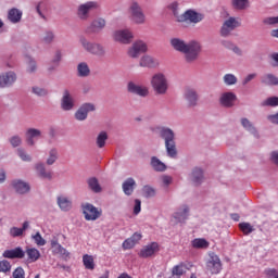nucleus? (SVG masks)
<instances>
[{
  "instance_id": "64",
  "label": "nucleus",
  "mask_w": 278,
  "mask_h": 278,
  "mask_svg": "<svg viewBox=\"0 0 278 278\" xmlns=\"http://www.w3.org/2000/svg\"><path fill=\"white\" fill-rule=\"evenodd\" d=\"M271 162L278 166V151L271 152Z\"/></svg>"
},
{
  "instance_id": "40",
  "label": "nucleus",
  "mask_w": 278,
  "mask_h": 278,
  "mask_svg": "<svg viewBox=\"0 0 278 278\" xmlns=\"http://www.w3.org/2000/svg\"><path fill=\"white\" fill-rule=\"evenodd\" d=\"M79 77H88L90 75V67H88L87 63H79L77 66Z\"/></svg>"
},
{
  "instance_id": "1",
  "label": "nucleus",
  "mask_w": 278,
  "mask_h": 278,
  "mask_svg": "<svg viewBox=\"0 0 278 278\" xmlns=\"http://www.w3.org/2000/svg\"><path fill=\"white\" fill-rule=\"evenodd\" d=\"M170 45L176 51L185 53L187 62H194L201 53V43H199V41H190L189 43H186V41L179 38H174L170 40Z\"/></svg>"
},
{
  "instance_id": "36",
  "label": "nucleus",
  "mask_w": 278,
  "mask_h": 278,
  "mask_svg": "<svg viewBox=\"0 0 278 278\" xmlns=\"http://www.w3.org/2000/svg\"><path fill=\"white\" fill-rule=\"evenodd\" d=\"M87 184L90 190H92V192H101V185H99V179H97L96 177L89 178L87 180Z\"/></svg>"
},
{
  "instance_id": "13",
  "label": "nucleus",
  "mask_w": 278,
  "mask_h": 278,
  "mask_svg": "<svg viewBox=\"0 0 278 278\" xmlns=\"http://www.w3.org/2000/svg\"><path fill=\"white\" fill-rule=\"evenodd\" d=\"M116 42H122L123 45H129L134 39V34L129 29L116 30L113 35Z\"/></svg>"
},
{
  "instance_id": "53",
  "label": "nucleus",
  "mask_w": 278,
  "mask_h": 278,
  "mask_svg": "<svg viewBox=\"0 0 278 278\" xmlns=\"http://www.w3.org/2000/svg\"><path fill=\"white\" fill-rule=\"evenodd\" d=\"M23 142V139H21V137L18 136H13L10 138V144L16 149V147H21Z\"/></svg>"
},
{
  "instance_id": "49",
  "label": "nucleus",
  "mask_w": 278,
  "mask_h": 278,
  "mask_svg": "<svg viewBox=\"0 0 278 278\" xmlns=\"http://www.w3.org/2000/svg\"><path fill=\"white\" fill-rule=\"evenodd\" d=\"M142 192L147 199H150L151 197H155V189H153L150 186H144L142 188Z\"/></svg>"
},
{
  "instance_id": "55",
  "label": "nucleus",
  "mask_w": 278,
  "mask_h": 278,
  "mask_svg": "<svg viewBox=\"0 0 278 278\" xmlns=\"http://www.w3.org/2000/svg\"><path fill=\"white\" fill-rule=\"evenodd\" d=\"M263 105H269L271 108H275L278 105V97H271V98H268L264 103Z\"/></svg>"
},
{
  "instance_id": "41",
  "label": "nucleus",
  "mask_w": 278,
  "mask_h": 278,
  "mask_svg": "<svg viewBox=\"0 0 278 278\" xmlns=\"http://www.w3.org/2000/svg\"><path fill=\"white\" fill-rule=\"evenodd\" d=\"M191 244L193 249H207L210 247V242L205 239H194Z\"/></svg>"
},
{
  "instance_id": "62",
  "label": "nucleus",
  "mask_w": 278,
  "mask_h": 278,
  "mask_svg": "<svg viewBox=\"0 0 278 278\" xmlns=\"http://www.w3.org/2000/svg\"><path fill=\"white\" fill-rule=\"evenodd\" d=\"M41 8H47V3L46 2H39L38 5L36 7V10H37L39 16L45 18V15H42Z\"/></svg>"
},
{
  "instance_id": "59",
  "label": "nucleus",
  "mask_w": 278,
  "mask_h": 278,
  "mask_svg": "<svg viewBox=\"0 0 278 278\" xmlns=\"http://www.w3.org/2000/svg\"><path fill=\"white\" fill-rule=\"evenodd\" d=\"M27 60H28L27 72L34 73V71H36V61L31 60L30 58H27Z\"/></svg>"
},
{
  "instance_id": "2",
  "label": "nucleus",
  "mask_w": 278,
  "mask_h": 278,
  "mask_svg": "<svg viewBox=\"0 0 278 278\" xmlns=\"http://www.w3.org/2000/svg\"><path fill=\"white\" fill-rule=\"evenodd\" d=\"M161 138L165 141V149L169 157H177V144L175 143V132L170 128H162Z\"/></svg>"
},
{
  "instance_id": "12",
  "label": "nucleus",
  "mask_w": 278,
  "mask_h": 278,
  "mask_svg": "<svg viewBox=\"0 0 278 278\" xmlns=\"http://www.w3.org/2000/svg\"><path fill=\"white\" fill-rule=\"evenodd\" d=\"M129 10L134 23H136L137 25L144 24L146 16L144 13L142 12V8H140V4H138V2H132L130 4Z\"/></svg>"
},
{
  "instance_id": "50",
  "label": "nucleus",
  "mask_w": 278,
  "mask_h": 278,
  "mask_svg": "<svg viewBox=\"0 0 278 278\" xmlns=\"http://www.w3.org/2000/svg\"><path fill=\"white\" fill-rule=\"evenodd\" d=\"M17 155L23 162H31V156L21 148L17 149Z\"/></svg>"
},
{
  "instance_id": "9",
  "label": "nucleus",
  "mask_w": 278,
  "mask_h": 278,
  "mask_svg": "<svg viewBox=\"0 0 278 278\" xmlns=\"http://www.w3.org/2000/svg\"><path fill=\"white\" fill-rule=\"evenodd\" d=\"M99 8V2L97 1H89L87 3H83L78 7V17L81 18V21H86L88 18V14L90 12H94V10H98Z\"/></svg>"
},
{
  "instance_id": "26",
  "label": "nucleus",
  "mask_w": 278,
  "mask_h": 278,
  "mask_svg": "<svg viewBox=\"0 0 278 278\" xmlns=\"http://www.w3.org/2000/svg\"><path fill=\"white\" fill-rule=\"evenodd\" d=\"M42 136V132L36 128H29L26 131V142L29 147H34L36 142L34 141V138H40Z\"/></svg>"
},
{
  "instance_id": "38",
  "label": "nucleus",
  "mask_w": 278,
  "mask_h": 278,
  "mask_svg": "<svg viewBox=\"0 0 278 278\" xmlns=\"http://www.w3.org/2000/svg\"><path fill=\"white\" fill-rule=\"evenodd\" d=\"M231 5L235 10H247L249 0H231Z\"/></svg>"
},
{
  "instance_id": "60",
  "label": "nucleus",
  "mask_w": 278,
  "mask_h": 278,
  "mask_svg": "<svg viewBox=\"0 0 278 278\" xmlns=\"http://www.w3.org/2000/svg\"><path fill=\"white\" fill-rule=\"evenodd\" d=\"M131 241L136 244H138V242H140L142 240V235L140 232H135L131 237H130Z\"/></svg>"
},
{
  "instance_id": "21",
  "label": "nucleus",
  "mask_w": 278,
  "mask_h": 278,
  "mask_svg": "<svg viewBox=\"0 0 278 278\" xmlns=\"http://www.w3.org/2000/svg\"><path fill=\"white\" fill-rule=\"evenodd\" d=\"M236 99H238V97H236V93L225 92L220 97V103L222 105H224V108H233V103H236Z\"/></svg>"
},
{
  "instance_id": "44",
  "label": "nucleus",
  "mask_w": 278,
  "mask_h": 278,
  "mask_svg": "<svg viewBox=\"0 0 278 278\" xmlns=\"http://www.w3.org/2000/svg\"><path fill=\"white\" fill-rule=\"evenodd\" d=\"M224 83L226 84V86H233L238 84V78L233 74H226L224 76Z\"/></svg>"
},
{
  "instance_id": "23",
  "label": "nucleus",
  "mask_w": 278,
  "mask_h": 278,
  "mask_svg": "<svg viewBox=\"0 0 278 278\" xmlns=\"http://www.w3.org/2000/svg\"><path fill=\"white\" fill-rule=\"evenodd\" d=\"M185 99L190 108L197 105V101H199V94H197V90L194 89H186Z\"/></svg>"
},
{
  "instance_id": "35",
  "label": "nucleus",
  "mask_w": 278,
  "mask_h": 278,
  "mask_svg": "<svg viewBox=\"0 0 278 278\" xmlns=\"http://www.w3.org/2000/svg\"><path fill=\"white\" fill-rule=\"evenodd\" d=\"M36 170H37L39 177H42V179H51V177H53V174L51 172H47L45 169L43 164H37L36 165Z\"/></svg>"
},
{
  "instance_id": "34",
  "label": "nucleus",
  "mask_w": 278,
  "mask_h": 278,
  "mask_svg": "<svg viewBox=\"0 0 278 278\" xmlns=\"http://www.w3.org/2000/svg\"><path fill=\"white\" fill-rule=\"evenodd\" d=\"M83 264L87 270H94V256L90 254L83 255Z\"/></svg>"
},
{
  "instance_id": "18",
  "label": "nucleus",
  "mask_w": 278,
  "mask_h": 278,
  "mask_svg": "<svg viewBox=\"0 0 278 278\" xmlns=\"http://www.w3.org/2000/svg\"><path fill=\"white\" fill-rule=\"evenodd\" d=\"M16 81V74L14 72H9L0 75V88H8Z\"/></svg>"
},
{
  "instance_id": "19",
  "label": "nucleus",
  "mask_w": 278,
  "mask_h": 278,
  "mask_svg": "<svg viewBox=\"0 0 278 278\" xmlns=\"http://www.w3.org/2000/svg\"><path fill=\"white\" fill-rule=\"evenodd\" d=\"M128 92L132 94H138L139 97H148L149 96V88L144 86H139L134 83L128 84Z\"/></svg>"
},
{
  "instance_id": "16",
  "label": "nucleus",
  "mask_w": 278,
  "mask_h": 278,
  "mask_svg": "<svg viewBox=\"0 0 278 278\" xmlns=\"http://www.w3.org/2000/svg\"><path fill=\"white\" fill-rule=\"evenodd\" d=\"M2 257H5L7 260H23L25 257V251L21 247L5 250L2 253Z\"/></svg>"
},
{
  "instance_id": "15",
  "label": "nucleus",
  "mask_w": 278,
  "mask_h": 278,
  "mask_svg": "<svg viewBox=\"0 0 278 278\" xmlns=\"http://www.w3.org/2000/svg\"><path fill=\"white\" fill-rule=\"evenodd\" d=\"M89 112H94V104L92 103L83 104L75 113L76 121H86V118H88Z\"/></svg>"
},
{
  "instance_id": "28",
  "label": "nucleus",
  "mask_w": 278,
  "mask_h": 278,
  "mask_svg": "<svg viewBox=\"0 0 278 278\" xmlns=\"http://www.w3.org/2000/svg\"><path fill=\"white\" fill-rule=\"evenodd\" d=\"M8 18L11 23H21V18H23V12L18 9H11L8 13Z\"/></svg>"
},
{
  "instance_id": "4",
  "label": "nucleus",
  "mask_w": 278,
  "mask_h": 278,
  "mask_svg": "<svg viewBox=\"0 0 278 278\" xmlns=\"http://www.w3.org/2000/svg\"><path fill=\"white\" fill-rule=\"evenodd\" d=\"M79 41L81 47L88 53H91L92 55H98L99 58H103V55H105V49L100 43L90 42L84 37H81Z\"/></svg>"
},
{
  "instance_id": "6",
  "label": "nucleus",
  "mask_w": 278,
  "mask_h": 278,
  "mask_svg": "<svg viewBox=\"0 0 278 278\" xmlns=\"http://www.w3.org/2000/svg\"><path fill=\"white\" fill-rule=\"evenodd\" d=\"M83 214L87 220H98V218H101L103 210L90 203H85L83 204Z\"/></svg>"
},
{
  "instance_id": "47",
  "label": "nucleus",
  "mask_w": 278,
  "mask_h": 278,
  "mask_svg": "<svg viewBox=\"0 0 278 278\" xmlns=\"http://www.w3.org/2000/svg\"><path fill=\"white\" fill-rule=\"evenodd\" d=\"M56 160H58V150H55V149L50 150L49 157L47 160V164L49 166H51V165L55 164Z\"/></svg>"
},
{
  "instance_id": "3",
  "label": "nucleus",
  "mask_w": 278,
  "mask_h": 278,
  "mask_svg": "<svg viewBox=\"0 0 278 278\" xmlns=\"http://www.w3.org/2000/svg\"><path fill=\"white\" fill-rule=\"evenodd\" d=\"M151 85L156 94H166L168 90V79L162 73L155 74L152 77Z\"/></svg>"
},
{
  "instance_id": "7",
  "label": "nucleus",
  "mask_w": 278,
  "mask_h": 278,
  "mask_svg": "<svg viewBox=\"0 0 278 278\" xmlns=\"http://www.w3.org/2000/svg\"><path fill=\"white\" fill-rule=\"evenodd\" d=\"M206 269L212 275H218L223 270V263L220 262V257L216 255V253L208 254V261L206 262Z\"/></svg>"
},
{
  "instance_id": "29",
  "label": "nucleus",
  "mask_w": 278,
  "mask_h": 278,
  "mask_svg": "<svg viewBox=\"0 0 278 278\" xmlns=\"http://www.w3.org/2000/svg\"><path fill=\"white\" fill-rule=\"evenodd\" d=\"M73 98L68 90H65L62 99V109L65 111L73 110Z\"/></svg>"
},
{
  "instance_id": "22",
  "label": "nucleus",
  "mask_w": 278,
  "mask_h": 278,
  "mask_svg": "<svg viewBox=\"0 0 278 278\" xmlns=\"http://www.w3.org/2000/svg\"><path fill=\"white\" fill-rule=\"evenodd\" d=\"M24 253L27 255L28 264H34V262H38L40 260V251L36 248H26Z\"/></svg>"
},
{
  "instance_id": "27",
  "label": "nucleus",
  "mask_w": 278,
  "mask_h": 278,
  "mask_svg": "<svg viewBox=\"0 0 278 278\" xmlns=\"http://www.w3.org/2000/svg\"><path fill=\"white\" fill-rule=\"evenodd\" d=\"M190 207H188V205H182L176 213H174V218L178 220V223H184V220L188 219Z\"/></svg>"
},
{
  "instance_id": "42",
  "label": "nucleus",
  "mask_w": 278,
  "mask_h": 278,
  "mask_svg": "<svg viewBox=\"0 0 278 278\" xmlns=\"http://www.w3.org/2000/svg\"><path fill=\"white\" fill-rule=\"evenodd\" d=\"M106 140H108V132L101 131L97 137V144L99 149H103V147H105Z\"/></svg>"
},
{
  "instance_id": "8",
  "label": "nucleus",
  "mask_w": 278,
  "mask_h": 278,
  "mask_svg": "<svg viewBox=\"0 0 278 278\" xmlns=\"http://www.w3.org/2000/svg\"><path fill=\"white\" fill-rule=\"evenodd\" d=\"M50 247L54 255H60L65 262H68V260H71V252H68V250L60 244L58 238L54 237L53 239H51Z\"/></svg>"
},
{
  "instance_id": "20",
  "label": "nucleus",
  "mask_w": 278,
  "mask_h": 278,
  "mask_svg": "<svg viewBox=\"0 0 278 278\" xmlns=\"http://www.w3.org/2000/svg\"><path fill=\"white\" fill-rule=\"evenodd\" d=\"M56 203L62 212H68L73 207V201L66 195H59L56 198Z\"/></svg>"
},
{
  "instance_id": "58",
  "label": "nucleus",
  "mask_w": 278,
  "mask_h": 278,
  "mask_svg": "<svg viewBox=\"0 0 278 278\" xmlns=\"http://www.w3.org/2000/svg\"><path fill=\"white\" fill-rule=\"evenodd\" d=\"M54 38H55V36L53 35L52 31H47L46 35L43 36V42L49 45L50 42H53Z\"/></svg>"
},
{
  "instance_id": "56",
  "label": "nucleus",
  "mask_w": 278,
  "mask_h": 278,
  "mask_svg": "<svg viewBox=\"0 0 278 278\" xmlns=\"http://www.w3.org/2000/svg\"><path fill=\"white\" fill-rule=\"evenodd\" d=\"M13 278H25V269L17 267L13 271Z\"/></svg>"
},
{
  "instance_id": "5",
  "label": "nucleus",
  "mask_w": 278,
  "mask_h": 278,
  "mask_svg": "<svg viewBox=\"0 0 278 278\" xmlns=\"http://www.w3.org/2000/svg\"><path fill=\"white\" fill-rule=\"evenodd\" d=\"M178 23H201L203 21V14L198 13L194 10H187L184 14L176 16Z\"/></svg>"
},
{
  "instance_id": "32",
  "label": "nucleus",
  "mask_w": 278,
  "mask_h": 278,
  "mask_svg": "<svg viewBox=\"0 0 278 278\" xmlns=\"http://www.w3.org/2000/svg\"><path fill=\"white\" fill-rule=\"evenodd\" d=\"M151 166L157 173H163V170H166V165L162 161H160L157 156L151 157Z\"/></svg>"
},
{
  "instance_id": "63",
  "label": "nucleus",
  "mask_w": 278,
  "mask_h": 278,
  "mask_svg": "<svg viewBox=\"0 0 278 278\" xmlns=\"http://www.w3.org/2000/svg\"><path fill=\"white\" fill-rule=\"evenodd\" d=\"M255 77H257V74H250V75H248L243 79V86H247V84H249V81H253V79H255Z\"/></svg>"
},
{
  "instance_id": "33",
  "label": "nucleus",
  "mask_w": 278,
  "mask_h": 278,
  "mask_svg": "<svg viewBox=\"0 0 278 278\" xmlns=\"http://www.w3.org/2000/svg\"><path fill=\"white\" fill-rule=\"evenodd\" d=\"M156 64H157V61H155L150 55H144L140 60V66L146 67V68H153V66H156Z\"/></svg>"
},
{
  "instance_id": "37",
  "label": "nucleus",
  "mask_w": 278,
  "mask_h": 278,
  "mask_svg": "<svg viewBox=\"0 0 278 278\" xmlns=\"http://www.w3.org/2000/svg\"><path fill=\"white\" fill-rule=\"evenodd\" d=\"M262 83L267 86H278V78L273 74H267L262 77Z\"/></svg>"
},
{
  "instance_id": "24",
  "label": "nucleus",
  "mask_w": 278,
  "mask_h": 278,
  "mask_svg": "<svg viewBox=\"0 0 278 278\" xmlns=\"http://www.w3.org/2000/svg\"><path fill=\"white\" fill-rule=\"evenodd\" d=\"M123 192L127 195V197H131V194H134V190H136V180L134 178H127L123 185Z\"/></svg>"
},
{
  "instance_id": "25",
  "label": "nucleus",
  "mask_w": 278,
  "mask_h": 278,
  "mask_svg": "<svg viewBox=\"0 0 278 278\" xmlns=\"http://www.w3.org/2000/svg\"><path fill=\"white\" fill-rule=\"evenodd\" d=\"M12 187L14 188L15 192H17V194H26V192L30 190L29 184L23 180H14L12 182Z\"/></svg>"
},
{
  "instance_id": "52",
  "label": "nucleus",
  "mask_w": 278,
  "mask_h": 278,
  "mask_svg": "<svg viewBox=\"0 0 278 278\" xmlns=\"http://www.w3.org/2000/svg\"><path fill=\"white\" fill-rule=\"evenodd\" d=\"M33 92L34 94H37V97H47V94H49L47 89L40 87H33Z\"/></svg>"
},
{
  "instance_id": "61",
  "label": "nucleus",
  "mask_w": 278,
  "mask_h": 278,
  "mask_svg": "<svg viewBox=\"0 0 278 278\" xmlns=\"http://www.w3.org/2000/svg\"><path fill=\"white\" fill-rule=\"evenodd\" d=\"M142 202L140 200H135V207H134V214H140Z\"/></svg>"
},
{
  "instance_id": "48",
  "label": "nucleus",
  "mask_w": 278,
  "mask_h": 278,
  "mask_svg": "<svg viewBox=\"0 0 278 278\" xmlns=\"http://www.w3.org/2000/svg\"><path fill=\"white\" fill-rule=\"evenodd\" d=\"M12 270V264L10 261H0V273H10Z\"/></svg>"
},
{
  "instance_id": "39",
  "label": "nucleus",
  "mask_w": 278,
  "mask_h": 278,
  "mask_svg": "<svg viewBox=\"0 0 278 278\" xmlns=\"http://www.w3.org/2000/svg\"><path fill=\"white\" fill-rule=\"evenodd\" d=\"M185 274H186V266H184V264L176 265L172 269L173 277L180 278Z\"/></svg>"
},
{
  "instance_id": "54",
  "label": "nucleus",
  "mask_w": 278,
  "mask_h": 278,
  "mask_svg": "<svg viewBox=\"0 0 278 278\" xmlns=\"http://www.w3.org/2000/svg\"><path fill=\"white\" fill-rule=\"evenodd\" d=\"M10 236H12V238H18V237L23 236V230H22V228L12 227V228L10 229Z\"/></svg>"
},
{
  "instance_id": "11",
  "label": "nucleus",
  "mask_w": 278,
  "mask_h": 278,
  "mask_svg": "<svg viewBox=\"0 0 278 278\" xmlns=\"http://www.w3.org/2000/svg\"><path fill=\"white\" fill-rule=\"evenodd\" d=\"M242 24L240 23L239 20H237L236 17H229L228 20H226L220 29V35L224 38H227V36H229L231 34V31H233V29L240 27Z\"/></svg>"
},
{
  "instance_id": "46",
  "label": "nucleus",
  "mask_w": 278,
  "mask_h": 278,
  "mask_svg": "<svg viewBox=\"0 0 278 278\" xmlns=\"http://www.w3.org/2000/svg\"><path fill=\"white\" fill-rule=\"evenodd\" d=\"M31 238L37 247H45V244H47V240L42 238V235H40V232H36V235H33Z\"/></svg>"
},
{
  "instance_id": "14",
  "label": "nucleus",
  "mask_w": 278,
  "mask_h": 278,
  "mask_svg": "<svg viewBox=\"0 0 278 278\" xmlns=\"http://www.w3.org/2000/svg\"><path fill=\"white\" fill-rule=\"evenodd\" d=\"M160 244L157 242H151L148 245L143 247L139 252V257H153L155 253H159Z\"/></svg>"
},
{
  "instance_id": "30",
  "label": "nucleus",
  "mask_w": 278,
  "mask_h": 278,
  "mask_svg": "<svg viewBox=\"0 0 278 278\" xmlns=\"http://www.w3.org/2000/svg\"><path fill=\"white\" fill-rule=\"evenodd\" d=\"M191 181L194 186H200L203 182V169L195 167L191 174Z\"/></svg>"
},
{
  "instance_id": "43",
  "label": "nucleus",
  "mask_w": 278,
  "mask_h": 278,
  "mask_svg": "<svg viewBox=\"0 0 278 278\" xmlns=\"http://www.w3.org/2000/svg\"><path fill=\"white\" fill-rule=\"evenodd\" d=\"M241 125H242V127H244V129H247L251 134H257V130H255V127L253 126L251 121H249L248 118H242Z\"/></svg>"
},
{
  "instance_id": "51",
  "label": "nucleus",
  "mask_w": 278,
  "mask_h": 278,
  "mask_svg": "<svg viewBox=\"0 0 278 278\" xmlns=\"http://www.w3.org/2000/svg\"><path fill=\"white\" fill-rule=\"evenodd\" d=\"M264 275L266 278H278V270L275 268L264 269Z\"/></svg>"
},
{
  "instance_id": "31",
  "label": "nucleus",
  "mask_w": 278,
  "mask_h": 278,
  "mask_svg": "<svg viewBox=\"0 0 278 278\" xmlns=\"http://www.w3.org/2000/svg\"><path fill=\"white\" fill-rule=\"evenodd\" d=\"M264 25H278V16L265 17L263 20ZM273 38H278V28L270 31Z\"/></svg>"
},
{
  "instance_id": "57",
  "label": "nucleus",
  "mask_w": 278,
  "mask_h": 278,
  "mask_svg": "<svg viewBox=\"0 0 278 278\" xmlns=\"http://www.w3.org/2000/svg\"><path fill=\"white\" fill-rule=\"evenodd\" d=\"M124 251H129V249H134L136 244L131 241L130 238L126 239L122 244Z\"/></svg>"
},
{
  "instance_id": "45",
  "label": "nucleus",
  "mask_w": 278,
  "mask_h": 278,
  "mask_svg": "<svg viewBox=\"0 0 278 278\" xmlns=\"http://www.w3.org/2000/svg\"><path fill=\"white\" fill-rule=\"evenodd\" d=\"M239 229L244 233V236H249V233H253V226L249 223L239 224Z\"/></svg>"
},
{
  "instance_id": "17",
  "label": "nucleus",
  "mask_w": 278,
  "mask_h": 278,
  "mask_svg": "<svg viewBox=\"0 0 278 278\" xmlns=\"http://www.w3.org/2000/svg\"><path fill=\"white\" fill-rule=\"evenodd\" d=\"M105 28V20L104 18H96L91 22V24L86 28V34H99V31Z\"/></svg>"
},
{
  "instance_id": "10",
  "label": "nucleus",
  "mask_w": 278,
  "mask_h": 278,
  "mask_svg": "<svg viewBox=\"0 0 278 278\" xmlns=\"http://www.w3.org/2000/svg\"><path fill=\"white\" fill-rule=\"evenodd\" d=\"M149 47L142 40L135 41L131 47L128 49L127 54L129 58H140L142 53H147Z\"/></svg>"
}]
</instances>
